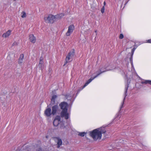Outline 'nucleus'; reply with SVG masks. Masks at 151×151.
Here are the masks:
<instances>
[{
    "label": "nucleus",
    "instance_id": "1",
    "mask_svg": "<svg viewBox=\"0 0 151 151\" xmlns=\"http://www.w3.org/2000/svg\"><path fill=\"white\" fill-rule=\"evenodd\" d=\"M59 106L62 110L60 113L61 117L64 118L65 119H68L70 115L68 112V104L65 102H62L59 104Z\"/></svg>",
    "mask_w": 151,
    "mask_h": 151
},
{
    "label": "nucleus",
    "instance_id": "2",
    "mask_svg": "<svg viewBox=\"0 0 151 151\" xmlns=\"http://www.w3.org/2000/svg\"><path fill=\"white\" fill-rule=\"evenodd\" d=\"M106 132V131L105 130H100L99 129H97L90 132L89 134L93 140L96 141L98 139H100L102 137V134H104Z\"/></svg>",
    "mask_w": 151,
    "mask_h": 151
},
{
    "label": "nucleus",
    "instance_id": "3",
    "mask_svg": "<svg viewBox=\"0 0 151 151\" xmlns=\"http://www.w3.org/2000/svg\"><path fill=\"white\" fill-rule=\"evenodd\" d=\"M64 16L63 14H60L56 16H53L51 14L45 16L44 19L45 22L46 23H53L55 20L56 18L60 19Z\"/></svg>",
    "mask_w": 151,
    "mask_h": 151
},
{
    "label": "nucleus",
    "instance_id": "4",
    "mask_svg": "<svg viewBox=\"0 0 151 151\" xmlns=\"http://www.w3.org/2000/svg\"><path fill=\"white\" fill-rule=\"evenodd\" d=\"M106 68L102 67L99 70V71H97L98 73L97 74L92 78H91L88 79L85 84L84 85L79 88L77 91V94L79 92L83 90L86 86H87L93 79L96 78L102 73L106 71Z\"/></svg>",
    "mask_w": 151,
    "mask_h": 151
},
{
    "label": "nucleus",
    "instance_id": "5",
    "mask_svg": "<svg viewBox=\"0 0 151 151\" xmlns=\"http://www.w3.org/2000/svg\"><path fill=\"white\" fill-rule=\"evenodd\" d=\"M75 55V50L72 49L68 54L65 59V62L64 65L69 63L72 60L73 57Z\"/></svg>",
    "mask_w": 151,
    "mask_h": 151
},
{
    "label": "nucleus",
    "instance_id": "6",
    "mask_svg": "<svg viewBox=\"0 0 151 151\" xmlns=\"http://www.w3.org/2000/svg\"><path fill=\"white\" fill-rule=\"evenodd\" d=\"M74 29V26L73 25H71L68 27V30L66 33L67 36H69L72 33Z\"/></svg>",
    "mask_w": 151,
    "mask_h": 151
},
{
    "label": "nucleus",
    "instance_id": "7",
    "mask_svg": "<svg viewBox=\"0 0 151 151\" xmlns=\"http://www.w3.org/2000/svg\"><path fill=\"white\" fill-rule=\"evenodd\" d=\"M60 118L59 116L56 117L54 119L53 122V124L54 126L57 127L60 122Z\"/></svg>",
    "mask_w": 151,
    "mask_h": 151
},
{
    "label": "nucleus",
    "instance_id": "8",
    "mask_svg": "<svg viewBox=\"0 0 151 151\" xmlns=\"http://www.w3.org/2000/svg\"><path fill=\"white\" fill-rule=\"evenodd\" d=\"M44 114L47 117H49L52 114L51 108H47L44 111Z\"/></svg>",
    "mask_w": 151,
    "mask_h": 151
},
{
    "label": "nucleus",
    "instance_id": "9",
    "mask_svg": "<svg viewBox=\"0 0 151 151\" xmlns=\"http://www.w3.org/2000/svg\"><path fill=\"white\" fill-rule=\"evenodd\" d=\"M59 109L58 105H54L52 107V113L53 115H55Z\"/></svg>",
    "mask_w": 151,
    "mask_h": 151
},
{
    "label": "nucleus",
    "instance_id": "10",
    "mask_svg": "<svg viewBox=\"0 0 151 151\" xmlns=\"http://www.w3.org/2000/svg\"><path fill=\"white\" fill-rule=\"evenodd\" d=\"M54 139L55 140H57L58 141L57 144V147L59 148L62 144V141L58 137H55L54 138Z\"/></svg>",
    "mask_w": 151,
    "mask_h": 151
},
{
    "label": "nucleus",
    "instance_id": "11",
    "mask_svg": "<svg viewBox=\"0 0 151 151\" xmlns=\"http://www.w3.org/2000/svg\"><path fill=\"white\" fill-rule=\"evenodd\" d=\"M12 31L10 30H8L7 32L4 33L2 35V37L4 38H6L8 37L11 34Z\"/></svg>",
    "mask_w": 151,
    "mask_h": 151
},
{
    "label": "nucleus",
    "instance_id": "12",
    "mask_svg": "<svg viewBox=\"0 0 151 151\" xmlns=\"http://www.w3.org/2000/svg\"><path fill=\"white\" fill-rule=\"evenodd\" d=\"M24 55L23 54H21L18 60V63L19 64H21L23 62Z\"/></svg>",
    "mask_w": 151,
    "mask_h": 151
},
{
    "label": "nucleus",
    "instance_id": "13",
    "mask_svg": "<svg viewBox=\"0 0 151 151\" xmlns=\"http://www.w3.org/2000/svg\"><path fill=\"white\" fill-rule=\"evenodd\" d=\"M29 39L30 41L33 43H35L36 41L34 35L32 34H31L29 35Z\"/></svg>",
    "mask_w": 151,
    "mask_h": 151
},
{
    "label": "nucleus",
    "instance_id": "14",
    "mask_svg": "<svg viewBox=\"0 0 151 151\" xmlns=\"http://www.w3.org/2000/svg\"><path fill=\"white\" fill-rule=\"evenodd\" d=\"M57 98V96L56 95H53L51 99V103L52 104H55V100Z\"/></svg>",
    "mask_w": 151,
    "mask_h": 151
},
{
    "label": "nucleus",
    "instance_id": "15",
    "mask_svg": "<svg viewBox=\"0 0 151 151\" xmlns=\"http://www.w3.org/2000/svg\"><path fill=\"white\" fill-rule=\"evenodd\" d=\"M142 84H149L151 85V81L150 80H146L145 81H142L141 82Z\"/></svg>",
    "mask_w": 151,
    "mask_h": 151
},
{
    "label": "nucleus",
    "instance_id": "16",
    "mask_svg": "<svg viewBox=\"0 0 151 151\" xmlns=\"http://www.w3.org/2000/svg\"><path fill=\"white\" fill-rule=\"evenodd\" d=\"M44 62L43 61H39V63L38 64V65L39 67V68H40L41 69L43 67L44 64H43Z\"/></svg>",
    "mask_w": 151,
    "mask_h": 151
},
{
    "label": "nucleus",
    "instance_id": "17",
    "mask_svg": "<svg viewBox=\"0 0 151 151\" xmlns=\"http://www.w3.org/2000/svg\"><path fill=\"white\" fill-rule=\"evenodd\" d=\"M136 48H133L132 50L131 57L130 59V60L132 58V56L133 55L134 52V51L135 50Z\"/></svg>",
    "mask_w": 151,
    "mask_h": 151
},
{
    "label": "nucleus",
    "instance_id": "18",
    "mask_svg": "<svg viewBox=\"0 0 151 151\" xmlns=\"http://www.w3.org/2000/svg\"><path fill=\"white\" fill-rule=\"evenodd\" d=\"M86 133L85 132H80L78 134V135L81 137H84V135L86 134Z\"/></svg>",
    "mask_w": 151,
    "mask_h": 151
},
{
    "label": "nucleus",
    "instance_id": "19",
    "mask_svg": "<svg viewBox=\"0 0 151 151\" xmlns=\"http://www.w3.org/2000/svg\"><path fill=\"white\" fill-rule=\"evenodd\" d=\"M26 15L25 12H22V18H24L26 17Z\"/></svg>",
    "mask_w": 151,
    "mask_h": 151
},
{
    "label": "nucleus",
    "instance_id": "20",
    "mask_svg": "<svg viewBox=\"0 0 151 151\" xmlns=\"http://www.w3.org/2000/svg\"><path fill=\"white\" fill-rule=\"evenodd\" d=\"M18 43L17 42H14L12 44V46H17L18 45Z\"/></svg>",
    "mask_w": 151,
    "mask_h": 151
},
{
    "label": "nucleus",
    "instance_id": "21",
    "mask_svg": "<svg viewBox=\"0 0 151 151\" xmlns=\"http://www.w3.org/2000/svg\"><path fill=\"white\" fill-rule=\"evenodd\" d=\"M105 8L104 6L102 8L101 10V12L102 13H103L104 12Z\"/></svg>",
    "mask_w": 151,
    "mask_h": 151
},
{
    "label": "nucleus",
    "instance_id": "22",
    "mask_svg": "<svg viewBox=\"0 0 151 151\" xmlns=\"http://www.w3.org/2000/svg\"><path fill=\"white\" fill-rule=\"evenodd\" d=\"M140 44V43L138 42H137L136 43H135V46L137 47L138 46V45H139Z\"/></svg>",
    "mask_w": 151,
    "mask_h": 151
},
{
    "label": "nucleus",
    "instance_id": "23",
    "mask_svg": "<svg viewBox=\"0 0 151 151\" xmlns=\"http://www.w3.org/2000/svg\"><path fill=\"white\" fill-rule=\"evenodd\" d=\"M124 37V36L122 34H121L120 35L119 38L120 39H122Z\"/></svg>",
    "mask_w": 151,
    "mask_h": 151
},
{
    "label": "nucleus",
    "instance_id": "24",
    "mask_svg": "<svg viewBox=\"0 0 151 151\" xmlns=\"http://www.w3.org/2000/svg\"><path fill=\"white\" fill-rule=\"evenodd\" d=\"M43 58L42 56H41L40 58V61H43Z\"/></svg>",
    "mask_w": 151,
    "mask_h": 151
},
{
    "label": "nucleus",
    "instance_id": "25",
    "mask_svg": "<svg viewBox=\"0 0 151 151\" xmlns=\"http://www.w3.org/2000/svg\"><path fill=\"white\" fill-rule=\"evenodd\" d=\"M147 42L151 43V39L148 40H147Z\"/></svg>",
    "mask_w": 151,
    "mask_h": 151
},
{
    "label": "nucleus",
    "instance_id": "26",
    "mask_svg": "<svg viewBox=\"0 0 151 151\" xmlns=\"http://www.w3.org/2000/svg\"><path fill=\"white\" fill-rule=\"evenodd\" d=\"M105 5H106V2H105V1H104V6Z\"/></svg>",
    "mask_w": 151,
    "mask_h": 151
},
{
    "label": "nucleus",
    "instance_id": "27",
    "mask_svg": "<svg viewBox=\"0 0 151 151\" xmlns=\"http://www.w3.org/2000/svg\"><path fill=\"white\" fill-rule=\"evenodd\" d=\"M95 32H96V35H97V30H95Z\"/></svg>",
    "mask_w": 151,
    "mask_h": 151
}]
</instances>
